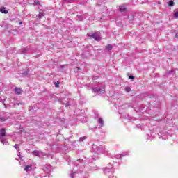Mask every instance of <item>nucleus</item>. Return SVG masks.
Wrapping results in <instances>:
<instances>
[{
  "instance_id": "7",
  "label": "nucleus",
  "mask_w": 178,
  "mask_h": 178,
  "mask_svg": "<svg viewBox=\"0 0 178 178\" xmlns=\"http://www.w3.org/2000/svg\"><path fill=\"white\" fill-rule=\"evenodd\" d=\"M98 122L102 127L104 126V120H102V118H99Z\"/></svg>"
},
{
  "instance_id": "4",
  "label": "nucleus",
  "mask_w": 178,
  "mask_h": 178,
  "mask_svg": "<svg viewBox=\"0 0 178 178\" xmlns=\"http://www.w3.org/2000/svg\"><path fill=\"white\" fill-rule=\"evenodd\" d=\"M0 12H1V13H4L5 15H8V10H6V9H5V7H1V8H0Z\"/></svg>"
},
{
  "instance_id": "13",
  "label": "nucleus",
  "mask_w": 178,
  "mask_h": 178,
  "mask_svg": "<svg viewBox=\"0 0 178 178\" xmlns=\"http://www.w3.org/2000/svg\"><path fill=\"white\" fill-rule=\"evenodd\" d=\"M125 91L127 92H130V91H131V89L130 88V87H127L125 88Z\"/></svg>"
},
{
  "instance_id": "19",
  "label": "nucleus",
  "mask_w": 178,
  "mask_h": 178,
  "mask_svg": "<svg viewBox=\"0 0 178 178\" xmlns=\"http://www.w3.org/2000/svg\"><path fill=\"white\" fill-rule=\"evenodd\" d=\"M2 122H5V118H1Z\"/></svg>"
},
{
  "instance_id": "15",
  "label": "nucleus",
  "mask_w": 178,
  "mask_h": 178,
  "mask_svg": "<svg viewBox=\"0 0 178 178\" xmlns=\"http://www.w3.org/2000/svg\"><path fill=\"white\" fill-rule=\"evenodd\" d=\"M174 17H175V19L178 18V11L174 14Z\"/></svg>"
},
{
  "instance_id": "3",
  "label": "nucleus",
  "mask_w": 178,
  "mask_h": 178,
  "mask_svg": "<svg viewBox=\"0 0 178 178\" xmlns=\"http://www.w3.org/2000/svg\"><path fill=\"white\" fill-rule=\"evenodd\" d=\"M0 133H1V137H5V136H6V129H5V128H2L0 130Z\"/></svg>"
},
{
  "instance_id": "1",
  "label": "nucleus",
  "mask_w": 178,
  "mask_h": 178,
  "mask_svg": "<svg viewBox=\"0 0 178 178\" xmlns=\"http://www.w3.org/2000/svg\"><path fill=\"white\" fill-rule=\"evenodd\" d=\"M88 37L94 38V40H96V41H99V40H101V35H99L97 33L92 35L88 34Z\"/></svg>"
},
{
  "instance_id": "18",
  "label": "nucleus",
  "mask_w": 178,
  "mask_h": 178,
  "mask_svg": "<svg viewBox=\"0 0 178 178\" xmlns=\"http://www.w3.org/2000/svg\"><path fill=\"white\" fill-rule=\"evenodd\" d=\"M19 24L22 25V24H23V22H22V21H20Z\"/></svg>"
},
{
  "instance_id": "16",
  "label": "nucleus",
  "mask_w": 178,
  "mask_h": 178,
  "mask_svg": "<svg viewBox=\"0 0 178 178\" xmlns=\"http://www.w3.org/2000/svg\"><path fill=\"white\" fill-rule=\"evenodd\" d=\"M59 84H60L59 82L54 83L55 87H56V88L59 87Z\"/></svg>"
},
{
  "instance_id": "2",
  "label": "nucleus",
  "mask_w": 178,
  "mask_h": 178,
  "mask_svg": "<svg viewBox=\"0 0 178 178\" xmlns=\"http://www.w3.org/2000/svg\"><path fill=\"white\" fill-rule=\"evenodd\" d=\"M15 92L17 95H20V94H23V89L20 88H15Z\"/></svg>"
},
{
  "instance_id": "5",
  "label": "nucleus",
  "mask_w": 178,
  "mask_h": 178,
  "mask_svg": "<svg viewBox=\"0 0 178 178\" xmlns=\"http://www.w3.org/2000/svg\"><path fill=\"white\" fill-rule=\"evenodd\" d=\"M95 92H99V94H104L105 92V90L104 89H98V90H94Z\"/></svg>"
},
{
  "instance_id": "9",
  "label": "nucleus",
  "mask_w": 178,
  "mask_h": 178,
  "mask_svg": "<svg viewBox=\"0 0 178 178\" xmlns=\"http://www.w3.org/2000/svg\"><path fill=\"white\" fill-rule=\"evenodd\" d=\"M24 170H25L26 172H29V171L31 170V166H30V165H26V166L24 168Z\"/></svg>"
},
{
  "instance_id": "17",
  "label": "nucleus",
  "mask_w": 178,
  "mask_h": 178,
  "mask_svg": "<svg viewBox=\"0 0 178 178\" xmlns=\"http://www.w3.org/2000/svg\"><path fill=\"white\" fill-rule=\"evenodd\" d=\"M129 79H130L131 80H133V79H134V76H129Z\"/></svg>"
},
{
  "instance_id": "12",
  "label": "nucleus",
  "mask_w": 178,
  "mask_h": 178,
  "mask_svg": "<svg viewBox=\"0 0 178 178\" xmlns=\"http://www.w3.org/2000/svg\"><path fill=\"white\" fill-rule=\"evenodd\" d=\"M33 154L35 156H38L39 153H38V151H33Z\"/></svg>"
},
{
  "instance_id": "6",
  "label": "nucleus",
  "mask_w": 178,
  "mask_h": 178,
  "mask_svg": "<svg viewBox=\"0 0 178 178\" xmlns=\"http://www.w3.org/2000/svg\"><path fill=\"white\" fill-rule=\"evenodd\" d=\"M119 9H120V12H126V10H127V8L123 7V6H120L119 7Z\"/></svg>"
},
{
  "instance_id": "14",
  "label": "nucleus",
  "mask_w": 178,
  "mask_h": 178,
  "mask_svg": "<svg viewBox=\"0 0 178 178\" xmlns=\"http://www.w3.org/2000/svg\"><path fill=\"white\" fill-rule=\"evenodd\" d=\"M168 5H169V6H173V5H175V2L172 1H169Z\"/></svg>"
},
{
  "instance_id": "10",
  "label": "nucleus",
  "mask_w": 178,
  "mask_h": 178,
  "mask_svg": "<svg viewBox=\"0 0 178 178\" xmlns=\"http://www.w3.org/2000/svg\"><path fill=\"white\" fill-rule=\"evenodd\" d=\"M37 17H38V19H42V17H44V14L40 13L38 15H37Z\"/></svg>"
},
{
  "instance_id": "8",
  "label": "nucleus",
  "mask_w": 178,
  "mask_h": 178,
  "mask_svg": "<svg viewBox=\"0 0 178 178\" xmlns=\"http://www.w3.org/2000/svg\"><path fill=\"white\" fill-rule=\"evenodd\" d=\"M106 49L109 51H112V45L108 44L107 46H106Z\"/></svg>"
},
{
  "instance_id": "20",
  "label": "nucleus",
  "mask_w": 178,
  "mask_h": 178,
  "mask_svg": "<svg viewBox=\"0 0 178 178\" xmlns=\"http://www.w3.org/2000/svg\"><path fill=\"white\" fill-rule=\"evenodd\" d=\"M17 145H15L14 147H15V148H17V146H16Z\"/></svg>"
},
{
  "instance_id": "11",
  "label": "nucleus",
  "mask_w": 178,
  "mask_h": 178,
  "mask_svg": "<svg viewBox=\"0 0 178 178\" xmlns=\"http://www.w3.org/2000/svg\"><path fill=\"white\" fill-rule=\"evenodd\" d=\"M87 138V137L84 136V137H81L79 138V141H81V143H83V141H84V140H86Z\"/></svg>"
}]
</instances>
